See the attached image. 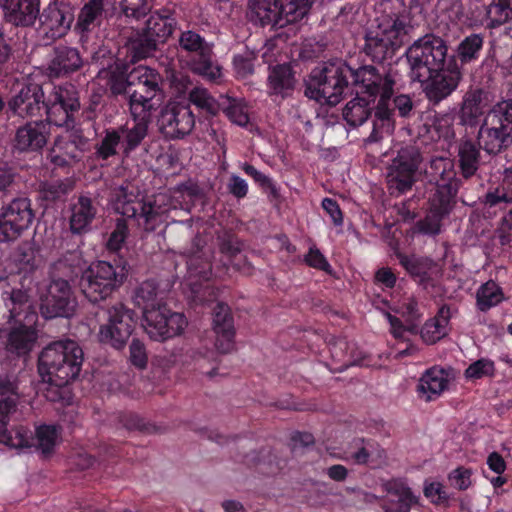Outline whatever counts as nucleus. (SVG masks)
Masks as SVG:
<instances>
[{"label": "nucleus", "mask_w": 512, "mask_h": 512, "mask_svg": "<svg viewBox=\"0 0 512 512\" xmlns=\"http://www.w3.org/2000/svg\"><path fill=\"white\" fill-rule=\"evenodd\" d=\"M410 77L421 83L430 101L440 102L455 91L462 72L454 56H448L446 42L434 35H425L406 52Z\"/></svg>", "instance_id": "f257e3e1"}, {"label": "nucleus", "mask_w": 512, "mask_h": 512, "mask_svg": "<svg viewBox=\"0 0 512 512\" xmlns=\"http://www.w3.org/2000/svg\"><path fill=\"white\" fill-rule=\"evenodd\" d=\"M19 285L10 288L6 281H0V298L9 313L8 327L0 330V338L8 350L21 355L32 350L37 338V313L33 305L37 283L25 276Z\"/></svg>", "instance_id": "f03ea898"}, {"label": "nucleus", "mask_w": 512, "mask_h": 512, "mask_svg": "<svg viewBox=\"0 0 512 512\" xmlns=\"http://www.w3.org/2000/svg\"><path fill=\"white\" fill-rule=\"evenodd\" d=\"M83 351L73 340L57 341L40 354L38 371L48 384L45 397L53 402L69 404L72 400L68 384L80 373Z\"/></svg>", "instance_id": "7ed1b4c3"}, {"label": "nucleus", "mask_w": 512, "mask_h": 512, "mask_svg": "<svg viewBox=\"0 0 512 512\" xmlns=\"http://www.w3.org/2000/svg\"><path fill=\"white\" fill-rule=\"evenodd\" d=\"M130 79L127 81L125 71L117 64L100 70L97 76L98 84L104 90L109 87L114 94L125 92L128 85L140 88L129 95L131 115L145 117L148 112H155L163 101L160 74L147 66H138L130 73Z\"/></svg>", "instance_id": "20e7f679"}, {"label": "nucleus", "mask_w": 512, "mask_h": 512, "mask_svg": "<svg viewBox=\"0 0 512 512\" xmlns=\"http://www.w3.org/2000/svg\"><path fill=\"white\" fill-rule=\"evenodd\" d=\"M353 79L356 95L375 101L379 97L373 130L368 138L376 142L394 131L393 111L390 107V98L393 94L395 80L391 74H380L372 66H363L348 74Z\"/></svg>", "instance_id": "39448f33"}, {"label": "nucleus", "mask_w": 512, "mask_h": 512, "mask_svg": "<svg viewBox=\"0 0 512 512\" xmlns=\"http://www.w3.org/2000/svg\"><path fill=\"white\" fill-rule=\"evenodd\" d=\"M170 207H176V205L172 204L167 193H159L153 198H145L140 193L128 191L125 188L116 191L113 201V208L117 213L135 219L137 224L146 230L153 229L158 218L165 214Z\"/></svg>", "instance_id": "423d86ee"}, {"label": "nucleus", "mask_w": 512, "mask_h": 512, "mask_svg": "<svg viewBox=\"0 0 512 512\" xmlns=\"http://www.w3.org/2000/svg\"><path fill=\"white\" fill-rule=\"evenodd\" d=\"M407 34L405 18L396 14L378 16L366 33L365 49L376 61L392 57Z\"/></svg>", "instance_id": "0eeeda50"}, {"label": "nucleus", "mask_w": 512, "mask_h": 512, "mask_svg": "<svg viewBox=\"0 0 512 512\" xmlns=\"http://www.w3.org/2000/svg\"><path fill=\"white\" fill-rule=\"evenodd\" d=\"M352 69L343 61H334L313 70L307 84L306 95L321 104L336 105L348 84Z\"/></svg>", "instance_id": "6e6552de"}, {"label": "nucleus", "mask_w": 512, "mask_h": 512, "mask_svg": "<svg viewBox=\"0 0 512 512\" xmlns=\"http://www.w3.org/2000/svg\"><path fill=\"white\" fill-rule=\"evenodd\" d=\"M478 142L488 153H497L512 143V100L501 101L486 113Z\"/></svg>", "instance_id": "1a4fd4ad"}, {"label": "nucleus", "mask_w": 512, "mask_h": 512, "mask_svg": "<svg viewBox=\"0 0 512 512\" xmlns=\"http://www.w3.org/2000/svg\"><path fill=\"white\" fill-rule=\"evenodd\" d=\"M432 169L439 176L437 193L431 201L432 215L428 216L421 225V230L427 234H436L440 230V218L448 213L451 202L456 195L458 184L455 180L453 163L449 158H438L432 161Z\"/></svg>", "instance_id": "9d476101"}, {"label": "nucleus", "mask_w": 512, "mask_h": 512, "mask_svg": "<svg viewBox=\"0 0 512 512\" xmlns=\"http://www.w3.org/2000/svg\"><path fill=\"white\" fill-rule=\"evenodd\" d=\"M18 401L16 385L11 380L0 381V444L22 450L34 445L31 432L22 426L7 429L6 417L15 408Z\"/></svg>", "instance_id": "9b49d317"}, {"label": "nucleus", "mask_w": 512, "mask_h": 512, "mask_svg": "<svg viewBox=\"0 0 512 512\" xmlns=\"http://www.w3.org/2000/svg\"><path fill=\"white\" fill-rule=\"evenodd\" d=\"M123 278L110 263L98 261L84 271L81 289L89 301L97 303L109 297L122 284Z\"/></svg>", "instance_id": "f8f14e48"}, {"label": "nucleus", "mask_w": 512, "mask_h": 512, "mask_svg": "<svg viewBox=\"0 0 512 512\" xmlns=\"http://www.w3.org/2000/svg\"><path fill=\"white\" fill-rule=\"evenodd\" d=\"M134 326L133 311L123 304H116L108 310V321L100 326L98 338L100 342L120 349L131 336Z\"/></svg>", "instance_id": "ddd939ff"}, {"label": "nucleus", "mask_w": 512, "mask_h": 512, "mask_svg": "<svg viewBox=\"0 0 512 512\" xmlns=\"http://www.w3.org/2000/svg\"><path fill=\"white\" fill-rule=\"evenodd\" d=\"M39 306L45 318L68 317L74 308L69 283L63 279L52 281L42 289L37 288Z\"/></svg>", "instance_id": "4468645a"}, {"label": "nucleus", "mask_w": 512, "mask_h": 512, "mask_svg": "<svg viewBox=\"0 0 512 512\" xmlns=\"http://www.w3.org/2000/svg\"><path fill=\"white\" fill-rule=\"evenodd\" d=\"M33 219L30 202L16 199L8 204L0 216V242L14 241L20 237Z\"/></svg>", "instance_id": "2eb2a0df"}, {"label": "nucleus", "mask_w": 512, "mask_h": 512, "mask_svg": "<svg viewBox=\"0 0 512 512\" xmlns=\"http://www.w3.org/2000/svg\"><path fill=\"white\" fill-rule=\"evenodd\" d=\"M187 320L181 313L171 312L166 306L162 310H149L144 329L151 339L163 341L180 335L187 327Z\"/></svg>", "instance_id": "dca6fc26"}, {"label": "nucleus", "mask_w": 512, "mask_h": 512, "mask_svg": "<svg viewBox=\"0 0 512 512\" xmlns=\"http://www.w3.org/2000/svg\"><path fill=\"white\" fill-rule=\"evenodd\" d=\"M174 20L158 14L152 15L146 24L143 35L131 41L134 57L144 58L156 49L160 42H164L173 32Z\"/></svg>", "instance_id": "f3484780"}, {"label": "nucleus", "mask_w": 512, "mask_h": 512, "mask_svg": "<svg viewBox=\"0 0 512 512\" xmlns=\"http://www.w3.org/2000/svg\"><path fill=\"white\" fill-rule=\"evenodd\" d=\"M79 106L77 91L73 85L55 87L46 104L48 120L56 126H68L71 113Z\"/></svg>", "instance_id": "a211bd4d"}, {"label": "nucleus", "mask_w": 512, "mask_h": 512, "mask_svg": "<svg viewBox=\"0 0 512 512\" xmlns=\"http://www.w3.org/2000/svg\"><path fill=\"white\" fill-rule=\"evenodd\" d=\"M195 124L194 116L187 105L169 102L161 111L158 125L169 138H179L189 134Z\"/></svg>", "instance_id": "6ab92c4d"}, {"label": "nucleus", "mask_w": 512, "mask_h": 512, "mask_svg": "<svg viewBox=\"0 0 512 512\" xmlns=\"http://www.w3.org/2000/svg\"><path fill=\"white\" fill-rule=\"evenodd\" d=\"M418 163L419 156L413 149L402 150L389 168L387 180L390 190L402 193L411 188Z\"/></svg>", "instance_id": "aec40b11"}, {"label": "nucleus", "mask_w": 512, "mask_h": 512, "mask_svg": "<svg viewBox=\"0 0 512 512\" xmlns=\"http://www.w3.org/2000/svg\"><path fill=\"white\" fill-rule=\"evenodd\" d=\"M74 19L72 7L64 2H51L41 18V29L47 40L63 37L69 31Z\"/></svg>", "instance_id": "412c9836"}, {"label": "nucleus", "mask_w": 512, "mask_h": 512, "mask_svg": "<svg viewBox=\"0 0 512 512\" xmlns=\"http://www.w3.org/2000/svg\"><path fill=\"white\" fill-rule=\"evenodd\" d=\"M213 332L215 346L221 353H227L234 348V325L229 307L224 303H217L213 312Z\"/></svg>", "instance_id": "4be33fe9"}, {"label": "nucleus", "mask_w": 512, "mask_h": 512, "mask_svg": "<svg viewBox=\"0 0 512 512\" xmlns=\"http://www.w3.org/2000/svg\"><path fill=\"white\" fill-rule=\"evenodd\" d=\"M42 88L35 83L23 86L10 101L11 109L21 117L35 116L46 107Z\"/></svg>", "instance_id": "5701e85b"}, {"label": "nucleus", "mask_w": 512, "mask_h": 512, "mask_svg": "<svg viewBox=\"0 0 512 512\" xmlns=\"http://www.w3.org/2000/svg\"><path fill=\"white\" fill-rule=\"evenodd\" d=\"M383 487L387 492V500L384 504L385 512H409L411 507L418 502V497L401 479L387 481Z\"/></svg>", "instance_id": "b1692460"}, {"label": "nucleus", "mask_w": 512, "mask_h": 512, "mask_svg": "<svg viewBox=\"0 0 512 512\" xmlns=\"http://www.w3.org/2000/svg\"><path fill=\"white\" fill-rule=\"evenodd\" d=\"M49 124L43 121L29 122L16 131L14 147L19 151H38L46 143Z\"/></svg>", "instance_id": "393cba45"}, {"label": "nucleus", "mask_w": 512, "mask_h": 512, "mask_svg": "<svg viewBox=\"0 0 512 512\" xmlns=\"http://www.w3.org/2000/svg\"><path fill=\"white\" fill-rule=\"evenodd\" d=\"M489 94L483 90L475 89L468 91L464 97L459 111V118L462 124L475 126L490 106Z\"/></svg>", "instance_id": "a878e982"}, {"label": "nucleus", "mask_w": 512, "mask_h": 512, "mask_svg": "<svg viewBox=\"0 0 512 512\" xmlns=\"http://www.w3.org/2000/svg\"><path fill=\"white\" fill-rule=\"evenodd\" d=\"M453 379L451 370L440 367H432L427 370L419 380L418 393L425 401L438 397L448 387Z\"/></svg>", "instance_id": "bb28decb"}, {"label": "nucleus", "mask_w": 512, "mask_h": 512, "mask_svg": "<svg viewBox=\"0 0 512 512\" xmlns=\"http://www.w3.org/2000/svg\"><path fill=\"white\" fill-rule=\"evenodd\" d=\"M6 18L16 25H31L39 15V0H4Z\"/></svg>", "instance_id": "cd10ccee"}, {"label": "nucleus", "mask_w": 512, "mask_h": 512, "mask_svg": "<svg viewBox=\"0 0 512 512\" xmlns=\"http://www.w3.org/2000/svg\"><path fill=\"white\" fill-rule=\"evenodd\" d=\"M163 299L164 292L158 288L154 281H145L139 285L134 295V301L143 310V323L147 321L149 310H162L165 307Z\"/></svg>", "instance_id": "c85d7f7f"}, {"label": "nucleus", "mask_w": 512, "mask_h": 512, "mask_svg": "<svg viewBox=\"0 0 512 512\" xmlns=\"http://www.w3.org/2000/svg\"><path fill=\"white\" fill-rule=\"evenodd\" d=\"M105 0H88L81 8L75 29L80 34L95 30L102 21Z\"/></svg>", "instance_id": "c756f323"}, {"label": "nucleus", "mask_w": 512, "mask_h": 512, "mask_svg": "<svg viewBox=\"0 0 512 512\" xmlns=\"http://www.w3.org/2000/svg\"><path fill=\"white\" fill-rule=\"evenodd\" d=\"M145 117L131 115L134 124L132 127H122L117 130L121 135L122 147L126 152L134 149L142 139L146 136L148 125L152 119L154 112H148Z\"/></svg>", "instance_id": "7c9ffc66"}, {"label": "nucleus", "mask_w": 512, "mask_h": 512, "mask_svg": "<svg viewBox=\"0 0 512 512\" xmlns=\"http://www.w3.org/2000/svg\"><path fill=\"white\" fill-rule=\"evenodd\" d=\"M280 0H249V16L261 25H279Z\"/></svg>", "instance_id": "2f4dec72"}, {"label": "nucleus", "mask_w": 512, "mask_h": 512, "mask_svg": "<svg viewBox=\"0 0 512 512\" xmlns=\"http://www.w3.org/2000/svg\"><path fill=\"white\" fill-rule=\"evenodd\" d=\"M415 306L416 304L410 296L405 297L402 302L396 300L395 298L392 299L390 311L385 312V316L390 322L391 331L395 337H402L405 329L400 324L399 319L393 316L391 312L401 315V317H403L407 323H410L414 319Z\"/></svg>", "instance_id": "473e14b6"}, {"label": "nucleus", "mask_w": 512, "mask_h": 512, "mask_svg": "<svg viewBox=\"0 0 512 512\" xmlns=\"http://www.w3.org/2000/svg\"><path fill=\"white\" fill-rule=\"evenodd\" d=\"M295 85V79L291 67L283 64L273 67L268 77L270 93L282 98L289 95Z\"/></svg>", "instance_id": "72a5a7b5"}, {"label": "nucleus", "mask_w": 512, "mask_h": 512, "mask_svg": "<svg viewBox=\"0 0 512 512\" xmlns=\"http://www.w3.org/2000/svg\"><path fill=\"white\" fill-rule=\"evenodd\" d=\"M82 60L78 51L70 47H59L55 50L49 69L54 75L66 74L77 70Z\"/></svg>", "instance_id": "f704fd0d"}, {"label": "nucleus", "mask_w": 512, "mask_h": 512, "mask_svg": "<svg viewBox=\"0 0 512 512\" xmlns=\"http://www.w3.org/2000/svg\"><path fill=\"white\" fill-rule=\"evenodd\" d=\"M96 215V208L91 199L80 197L71 208L70 227L75 233L84 231Z\"/></svg>", "instance_id": "c9c22d12"}, {"label": "nucleus", "mask_w": 512, "mask_h": 512, "mask_svg": "<svg viewBox=\"0 0 512 512\" xmlns=\"http://www.w3.org/2000/svg\"><path fill=\"white\" fill-rule=\"evenodd\" d=\"M374 102L375 101L357 95L346 104L343 110L344 119L350 126L356 127L362 125L370 115V104Z\"/></svg>", "instance_id": "e433bc0d"}, {"label": "nucleus", "mask_w": 512, "mask_h": 512, "mask_svg": "<svg viewBox=\"0 0 512 512\" xmlns=\"http://www.w3.org/2000/svg\"><path fill=\"white\" fill-rule=\"evenodd\" d=\"M61 441L60 428L55 425H41L36 428L34 445L44 456L50 455Z\"/></svg>", "instance_id": "4c0bfd02"}, {"label": "nucleus", "mask_w": 512, "mask_h": 512, "mask_svg": "<svg viewBox=\"0 0 512 512\" xmlns=\"http://www.w3.org/2000/svg\"><path fill=\"white\" fill-rule=\"evenodd\" d=\"M310 0H280V27L301 20L309 11Z\"/></svg>", "instance_id": "58836bf2"}, {"label": "nucleus", "mask_w": 512, "mask_h": 512, "mask_svg": "<svg viewBox=\"0 0 512 512\" xmlns=\"http://www.w3.org/2000/svg\"><path fill=\"white\" fill-rule=\"evenodd\" d=\"M448 313V309L443 307L435 318L425 323L421 336L426 343L433 344L447 335Z\"/></svg>", "instance_id": "ea45409f"}, {"label": "nucleus", "mask_w": 512, "mask_h": 512, "mask_svg": "<svg viewBox=\"0 0 512 512\" xmlns=\"http://www.w3.org/2000/svg\"><path fill=\"white\" fill-rule=\"evenodd\" d=\"M483 46V39L478 34H472L463 39L457 47V56L465 64L477 59Z\"/></svg>", "instance_id": "a19ab883"}, {"label": "nucleus", "mask_w": 512, "mask_h": 512, "mask_svg": "<svg viewBox=\"0 0 512 512\" xmlns=\"http://www.w3.org/2000/svg\"><path fill=\"white\" fill-rule=\"evenodd\" d=\"M501 288L493 281L482 285L477 292V304L481 310H487L503 300Z\"/></svg>", "instance_id": "79ce46f5"}, {"label": "nucleus", "mask_w": 512, "mask_h": 512, "mask_svg": "<svg viewBox=\"0 0 512 512\" xmlns=\"http://www.w3.org/2000/svg\"><path fill=\"white\" fill-rule=\"evenodd\" d=\"M459 147L462 172L466 177L471 176L477 169L479 152L471 141H463Z\"/></svg>", "instance_id": "37998d69"}, {"label": "nucleus", "mask_w": 512, "mask_h": 512, "mask_svg": "<svg viewBox=\"0 0 512 512\" xmlns=\"http://www.w3.org/2000/svg\"><path fill=\"white\" fill-rule=\"evenodd\" d=\"M510 201H512V165L505 169L501 186L486 196V203L490 206Z\"/></svg>", "instance_id": "c03bdc74"}, {"label": "nucleus", "mask_w": 512, "mask_h": 512, "mask_svg": "<svg viewBox=\"0 0 512 512\" xmlns=\"http://www.w3.org/2000/svg\"><path fill=\"white\" fill-rule=\"evenodd\" d=\"M180 46L189 52H195L199 57L211 55V46L203 41V39L195 32L186 31L182 33L179 39Z\"/></svg>", "instance_id": "a18cd8bd"}, {"label": "nucleus", "mask_w": 512, "mask_h": 512, "mask_svg": "<svg viewBox=\"0 0 512 512\" xmlns=\"http://www.w3.org/2000/svg\"><path fill=\"white\" fill-rule=\"evenodd\" d=\"M493 26L501 25L512 19V0H493L487 10Z\"/></svg>", "instance_id": "49530a36"}, {"label": "nucleus", "mask_w": 512, "mask_h": 512, "mask_svg": "<svg viewBox=\"0 0 512 512\" xmlns=\"http://www.w3.org/2000/svg\"><path fill=\"white\" fill-rule=\"evenodd\" d=\"M191 69L193 72L201 75L209 81H217L222 77L221 67L211 61L210 55L206 57H199V60H194L191 63Z\"/></svg>", "instance_id": "de8ad7c7"}, {"label": "nucleus", "mask_w": 512, "mask_h": 512, "mask_svg": "<svg viewBox=\"0 0 512 512\" xmlns=\"http://www.w3.org/2000/svg\"><path fill=\"white\" fill-rule=\"evenodd\" d=\"M191 103L198 108L206 111L208 114L215 115L220 110V105L206 89L195 88L190 92L189 95Z\"/></svg>", "instance_id": "09e8293b"}, {"label": "nucleus", "mask_w": 512, "mask_h": 512, "mask_svg": "<svg viewBox=\"0 0 512 512\" xmlns=\"http://www.w3.org/2000/svg\"><path fill=\"white\" fill-rule=\"evenodd\" d=\"M495 371L493 361L482 358L471 363L465 370V377L468 380H478L484 377L492 376Z\"/></svg>", "instance_id": "8fccbe9b"}, {"label": "nucleus", "mask_w": 512, "mask_h": 512, "mask_svg": "<svg viewBox=\"0 0 512 512\" xmlns=\"http://www.w3.org/2000/svg\"><path fill=\"white\" fill-rule=\"evenodd\" d=\"M75 147L76 145L72 142L57 139L51 152L52 162L59 166L67 164L70 159L75 157L72 154Z\"/></svg>", "instance_id": "3c124183"}, {"label": "nucleus", "mask_w": 512, "mask_h": 512, "mask_svg": "<svg viewBox=\"0 0 512 512\" xmlns=\"http://www.w3.org/2000/svg\"><path fill=\"white\" fill-rule=\"evenodd\" d=\"M473 470L471 468L458 467L448 475L450 485L458 490H467L471 487Z\"/></svg>", "instance_id": "603ef678"}, {"label": "nucleus", "mask_w": 512, "mask_h": 512, "mask_svg": "<svg viewBox=\"0 0 512 512\" xmlns=\"http://www.w3.org/2000/svg\"><path fill=\"white\" fill-rule=\"evenodd\" d=\"M123 12L129 17L140 18L152 8L151 0H118Z\"/></svg>", "instance_id": "864d4df0"}, {"label": "nucleus", "mask_w": 512, "mask_h": 512, "mask_svg": "<svg viewBox=\"0 0 512 512\" xmlns=\"http://www.w3.org/2000/svg\"><path fill=\"white\" fill-rule=\"evenodd\" d=\"M121 135L117 130L108 131L99 145L98 152L103 158L116 153V147L122 146Z\"/></svg>", "instance_id": "5fc2aeb1"}, {"label": "nucleus", "mask_w": 512, "mask_h": 512, "mask_svg": "<svg viewBox=\"0 0 512 512\" xmlns=\"http://www.w3.org/2000/svg\"><path fill=\"white\" fill-rule=\"evenodd\" d=\"M226 114L233 123L239 126H246L249 122L248 108L242 101L233 102L226 110Z\"/></svg>", "instance_id": "6e6d98bb"}, {"label": "nucleus", "mask_w": 512, "mask_h": 512, "mask_svg": "<svg viewBox=\"0 0 512 512\" xmlns=\"http://www.w3.org/2000/svg\"><path fill=\"white\" fill-rule=\"evenodd\" d=\"M424 495L435 504L447 502V495L443 486L439 482H426L424 486Z\"/></svg>", "instance_id": "4d7b16f0"}, {"label": "nucleus", "mask_w": 512, "mask_h": 512, "mask_svg": "<svg viewBox=\"0 0 512 512\" xmlns=\"http://www.w3.org/2000/svg\"><path fill=\"white\" fill-rule=\"evenodd\" d=\"M127 236V225L123 221H118L115 229L111 233L107 246L110 250H119Z\"/></svg>", "instance_id": "13d9d810"}, {"label": "nucleus", "mask_w": 512, "mask_h": 512, "mask_svg": "<svg viewBox=\"0 0 512 512\" xmlns=\"http://www.w3.org/2000/svg\"><path fill=\"white\" fill-rule=\"evenodd\" d=\"M233 63L239 77L244 78L253 72L252 56L250 54L235 56Z\"/></svg>", "instance_id": "bf43d9fd"}, {"label": "nucleus", "mask_w": 512, "mask_h": 512, "mask_svg": "<svg viewBox=\"0 0 512 512\" xmlns=\"http://www.w3.org/2000/svg\"><path fill=\"white\" fill-rule=\"evenodd\" d=\"M130 359L131 362L139 367H145L147 363V355L144 345L139 341H133L130 345Z\"/></svg>", "instance_id": "052dcab7"}, {"label": "nucleus", "mask_w": 512, "mask_h": 512, "mask_svg": "<svg viewBox=\"0 0 512 512\" xmlns=\"http://www.w3.org/2000/svg\"><path fill=\"white\" fill-rule=\"evenodd\" d=\"M402 264L412 275L416 276H425L428 274V270L431 269L430 264L428 265V263H424L416 258H404L402 259Z\"/></svg>", "instance_id": "680f3d73"}, {"label": "nucleus", "mask_w": 512, "mask_h": 512, "mask_svg": "<svg viewBox=\"0 0 512 512\" xmlns=\"http://www.w3.org/2000/svg\"><path fill=\"white\" fill-rule=\"evenodd\" d=\"M307 264L317 269L329 271L330 265L323 254L316 248H310L305 258Z\"/></svg>", "instance_id": "e2e57ef3"}, {"label": "nucleus", "mask_w": 512, "mask_h": 512, "mask_svg": "<svg viewBox=\"0 0 512 512\" xmlns=\"http://www.w3.org/2000/svg\"><path fill=\"white\" fill-rule=\"evenodd\" d=\"M228 189L237 198H243L247 195L248 184L239 176L233 175L228 184Z\"/></svg>", "instance_id": "0e129e2a"}, {"label": "nucleus", "mask_w": 512, "mask_h": 512, "mask_svg": "<svg viewBox=\"0 0 512 512\" xmlns=\"http://www.w3.org/2000/svg\"><path fill=\"white\" fill-rule=\"evenodd\" d=\"M322 207L330 215V217L335 225L342 224V222H343L342 213H341L340 208H339L338 204L336 203V201H334L330 198H325L322 201Z\"/></svg>", "instance_id": "69168bd1"}, {"label": "nucleus", "mask_w": 512, "mask_h": 512, "mask_svg": "<svg viewBox=\"0 0 512 512\" xmlns=\"http://www.w3.org/2000/svg\"><path fill=\"white\" fill-rule=\"evenodd\" d=\"M486 463L489 469L498 475L503 474L506 470V462L497 452L490 453L487 457Z\"/></svg>", "instance_id": "338daca9"}, {"label": "nucleus", "mask_w": 512, "mask_h": 512, "mask_svg": "<svg viewBox=\"0 0 512 512\" xmlns=\"http://www.w3.org/2000/svg\"><path fill=\"white\" fill-rule=\"evenodd\" d=\"M242 169L245 171L246 174L251 176L258 184H260L263 187H271L272 182L271 179L266 176L265 174L261 173L257 169H255L253 166L249 164H244Z\"/></svg>", "instance_id": "774afa93"}]
</instances>
